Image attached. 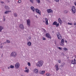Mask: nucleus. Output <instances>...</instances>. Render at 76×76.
<instances>
[{"label":"nucleus","instance_id":"obj_8","mask_svg":"<svg viewBox=\"0 0 76 76\" xmlns=\"http://www.w3.org/2000/svg\"><path fill=\"white\" fill-rule=\"evenodd\" d=\"M64 40L63 39H62L61 40V43L60 44L62 46H63L64 44Z\"/></svg>","mask_w":76,"mask_h":76},{"label":"nucleus","instance_id":"obj_40","mask_svg":"<svg viewBox=\"0 0 76 76\" xmlns=\"http://www.w3.org/2000/svg\"><path fill=\"white\" fill-rule=\"evenodd\" d=\"M3 46H0V48L1 49H2V48H3Z\"/></svg>","mask_w":76,"mask_h":76},{"label":"nucleus","instance_id":"obj_11","mask_svg":"<svg viewBox=\"0 0 76 76\" xmlns=\"http://www.w3.org/2000/svg\"><path fill=\"white\" fill-rule=\"evenodd\" d=\"M33 72H34L36 74H37V73H38V69H34L33 70Z\"/></svg>","mask_w":76,"mask_h":76},{"label":"nucleus","instance_id":"obj_34","mask_svg":"<svg viewBox=\"0 0 76 76\" xmlns=\"http://www.w3.org/2000/svg\"><path fill=\"white\" fill-rule=\"evenodd\" d=\"M42 39H43V40H46V39L45 38V37H43Z\"/></svg>","mask_w":76,"mask_h":76},{"label":"nucleus","instance_id":"obj_20","mask_svg":"<svg viewBox=\"0 0 76 76\" xmlns=\"http://www.w3.org/2000/svg\"><path fill=\"white\" fill-rule=\"evenodd\" d=\"M58 21L59 23H60V24H62L63 22H62V21H61V19L59 18L58 19Z\"/></svg>","mask_w":76,"mask_h":76},{"label":"nucleus","instance_id":"obj_45","mask_svg":"<svg viewBox=\"0 0 76 76\" xmlns=\"http://www.w3.org/2000/svg\"><path fill=\"white\" fill-rule=\"evenodd\" d=\"M74 25H76V23H74Z\"/></svg>","mask_w":76,"mask_h":76},{"label":"nucleus","instance_id":"obj_21","mask_svg":"<svg viewBox=\"0 0 76 76\" xmlns=\"http://www.w3.org/2000/svg\"><path fill=\"white\" fill-rule=\"evenodd\" d=\"M4 29L3 27L2 26H0V32H1L2 30Z\"/></svg>","mask_w":76,"mask_h":76},{"label":"nucleus","instance_id":"obj_2","mask_svg":"<svg viewBox=\"0 0 76 76\" xmlns=\"http://www.w3.org/2000/svg\"><path fill=\"white\" fill-rule=\"evenodd\" d=\"M11 56L14 57H16L17 56V53L16 52L14 51L11 53Z\"/></svg>","mask_w":76,"mask_h":76},{"label":"nucleus","instance_id":"obj_47","mask_svg":"<svg viewBox=\"0 0 76 76\" xmlns=\"http://www.w3.org/2000/svg\"><path fill=\"white\" fill-rule=\"evenodd\" d=\"M75 4L76 6V2H75Z\"/></svg>","mask_w":76,"mask_h":76},{"label":"nucleus","instance_id":"obj_23","mask_svg":"<svg viewBox=\"0 0 76 76\" xmlns=\"http://www.w3.org/2000/svg\"><path fill=\"white\" fill-rule=\"evenodd\" d=\"M31 44L32 43L30 42H27V45H28V46H31Z\"/></svg>","mask_w":76,"mask_h":76},{"label":"nucleus","instance_id":"obj_42","mask_svg":"<svg viewBox=\"0 0 76 76\" xmlns=\"http://www.w3.org/2000/svg\"><path fill=\"white\" fill-rule=\"evenodd\" d=\"M58 63H61V61L60 60H58Z\"/></svg>","mask_w":76,"mask_h":76},{"label":"nucleus","instance_id":"obj_25","mask_svg":"<svg viewBox=\"0 0 76 76\" xmlns=\"http://www.w3.org/2000/svg\"><path fill=\"white\" fill-rule=\"evenodd\" d=\"M5 8L7 10H8L10 9L9 7L7 6H5Z\"/></svg>","mask_w":76,"mask_h":76},{"label":"nucleus","instance_id":"obj_26","mask_svg":"<svg viewBox=\"0 0 76 76\" xmlns=\"http://www.w3.org/2000/svg\"><path fill=\"white\" fill-rule=\"evenodd\" d=\"M13 15L15 17H17V16H18V15H17V14L15 12L13 13Z\"/></svg>","mask_w":76,"mask_h":76},{"label":"nucleus","instance_id":"obj_39","mask_svg":"<svg viewBox=\"0 0 76 76\" xmlns=\"http://www.w3.org/2000/svg\"><path fill=\"white\" fill-rule=\"evenodd\" d=\"M21 0H18V2L19 3H21Z\"/></svg>","mask_w":76,"mask_h":76},{"label":"nucleus","instance_id":"obj_15","mask_svg":"<svg viewBox=\"0 0 76 76\" xmlns=\"http://www.w3.org/2000/svg\"><path fill=\"white\" fill-rule=\"evenodd\" d=\"M47 12L48 13H53V10H52L51 9H49L47 10Z\"/></svg>","mask_w":76,"mask_h":76},{"label":"nucleus","instance_id":"obj_37","mask_svg":"<svg viewBox=\"0 0 76 76\" xmlns=\"http://www.w3.org/2000/svg\"><path fill=\"white\" fill-rule=\"evenodd\" d=\"M65 63H63L62 64V66L63 67L64 66H65Z\"/></svg>","mask_w":76,"mask_h":76},{"label":"nucleus","instance_id":"obj_48","mask_svg":"<svg viewBox=\"0 0 76 76\" xmlns=\"http://www.w3.org/2000/svg\"><path fill=\"white\" fill-rule=\"evenodd\" d=\"M44 32H46V31H45V30L44 29Z\"/></svg>","mask_w":76,"mask_h":76},{"label":"nucleus","instance_id":"obj_36","mask_svg":"<svg viewBox=\"0 0 76 76\" xmlns=\"http://www.w3.org/2000/svg\"><path fill=\"white\" fill-rule=\"evenodd\" d=\"M55 1H56V2H59V0H54Z\"/></svg>","mask_w":76,"mask_h":76},{"label":"nucleus","instance_id":"obj_38","mask_svg":"<svg viewBox=\"0 0 76 76\" xmlns=\"http://www.w3.org/2000/svg\"><path fill=\"white\" fill-rule=\"evenodd\" d=\"M58 48H59V50H62V48H61L59 47Z\"/></svg>","mask_w":76,"mask_h":76},{"label":"nucleus","instance_id":"obj_44","mask_svg":"<svg viewBox=\"0 0 76 76\" xmlns=\"http://www.w3.org/2000/svg\"><path fill=\"white\" fill-rule=\"evenodd\" d=\"M28 39H31V37H28Z\"/></svg>","mask_w":76,"mask_h":76},{"label":"nucleus","instance_id":"obj_27","mask_svg":"<svg viewBox=\"0 0 76 76\" xmlns=\"http://www.w3.org/2000/svg\"><path fill=\"white\" fill-rule=\"evenodd\" d=\"M10 68H11V69H14L15 67V66L13 65H11L10 66Z\"/></svg>","mask_w":76,"mask_h":76},{"label":"nucleus","instance_id":"obj_30","mask_svg":"<svg viewBox=\"0 0 76 76\" xmlns=\"http://www.w3.org/2000/svg\"><path fill=\"white\" fill-rule=\"evenodd\" d=\"M68 25H73V24H72V23H68Z\"/></svg>","mask_w":76,"mask_h":76},{"label":"nucleus","instance_id":"obj_1","mask_svg":"<svg viewBox=\"0 0 76 76\" xmlns=\"http://www.w3.org/2000/svg\"><path fill=\"white\" fill-rule=\"evenodd\" d=\"M44 64V61H40L38 62L36 64L37 67H40L43 66Z\"/></svg>","mask_w":76,"mask_h":76},{"label":"nucleus","instance_id":"obj_28","mask_svg":"<svg viewBox=\"0 0 76 76\" xmlns=\"http://www.w3.org/2000/svg\"><path fill=\"white\" fill-rule=\"evenodd\" d=\"M63 49L64 51H67V50H68V49L66 48H64Z\"/></svg>","mask_w":76,"mask_h":76},{"label":"nucleus","instance_id":"obj_13","mask_svg":"<svg viewBox=\"0 0 76 76\" xmlns=\"http://www.w3.org/2000/svg\"><path fill=\"white\" fill-rule=\"evenodd\" d=\"M55 67L56 68V70L58 71L59 70V68L58 67V65L56 64L55 66Z\"/></svg>","mask_w":76,"mask_h":76},{"label":"nucleus","instance_id":"obj_32","mask_svg":"<svg viewBox=\"0 0 76 76\" xmlns=\"http://www.w3.org/2000/svg\"><path fill=\"white\" fill-rule=\"evenodd\" d=\"M36 1L38 3H40V0H36Z\"/></svg>","mask_w":76,"mask_h":76},{"label":"nucleus","instance_id":"obj_14","mask_svg":"<svg viewBox=\"0 0 76 76\" xmlns=\"http://www.w3.org/2000/svg\"><path fill=\"white\" fill-rule=\"evenodd\" d=\"M45 73V71H40L39 72V73L41 74V75H44Z\"/></svg>","mask_w":76,"mask_h":76},{"label":"nucleus","instance_id":"obj_7","mask_svg":"<svg viewBox=\"0 0 76 76\" xmlns=\"http://www.w3.org/2000/svg\"><path fill=\"white\" fill-rule=\"evenodd\" d=\"M27 24L28 26H31V20L29 19L27 20Z\"/></svg>","mask_w":76,"mask_h":76},{"label":"nucleus","instance_id":"obj_46","mask_svg":"<svg viewBox=\"0 0 76 76\" xmlns=\"http://www.w3.org/2000/svg\"><path fill=\"white\" fill-rule=\"evenodd\" d=\"M3 45V43H1V45Z\"/></svg>","mask_w":76,"mask_h":76},{"label":"nucleus","instance_id":"obj_54","mask_svg":"<svg viewBox=\"0 0 76 76\" xmlns=\"http://www.w3.org/2000/svg\"><path fill=\"white\" fill-rule=\"evenodd\" d=\"M1 42H0V43H1Z\"/></svg>","mask_w":76,"mask_h":76},{"label":"nucleus","instance_id":"obj_18","mask_svg":"<svg viewBox=\"0 0 76 76\" xmlns=\"http://www.w3.org/2000/svg\"><path fill=\"white\" fill-rule=\"evenodd\" d=\"M12 11H6L4 12V14H8L9 13H11Z\"/></svg>","mask_w":76,"mask_h":76},{"label":"nucleus","instance_id":"obj_12","mask_svg":"<svg viewBox=\"0 0 76 76\" xmlns=\"http://www.w3.org/2000/svg\"><path fill=\"white\" fill-rule=\"evenodd\" d=\"M35 11L37 13H38V14H39V15H41V11L38 10V9H35Z\"/></svg>","mask_w":76,"mask_h":76},{"label":"nucleus","instance_id":"obj_24","mask_svg":"<svg viewBox=\"0 0 76 76\" xmlns=\"http://www.w3.org/2000/svg\"><path fill=\"white\" fill-rule=\"evenodd\" d=\"M46 75L47 76H51V74L49 73H46Z\"/></svg>","mask_w":76,"mask_h":76},{"label":"nucleus","instance_id":"obj_43","mask_svg":"<svg viewBox=\"0 0 76 76\" xmlns=\"http://www.w3.org/2000/svg\"><path fill=\"white\" fill-rule=\"evenodd\" d=\"M3 45H4L5 44H6V42H3Z\"/></svg>","mask_w":76,"mask_h":76},{"label":"nucleus","instance_id":"obj_16","mask_svg":"<svg viewBox=\"0 0 76 76\" xmlns=\"http://www.w3.org/2000/svg\"><path fill=\"white\" fill-rule=\"evenodd\" d=\"M45 23L46 25H48V19L47 18H45Z\"/></svg>","mask_w":76,"mask_h":76},{"label":"nucleus","instance_id":"obj_5","mask_svg":"<svg viewBox=\"0 0 76 76\" xmlns=\"http://www.w3.org/2000/svg\"><path fill=\"white\" fill-rule=\"evenodd\" d=\"M52 25H56V27H58V26H59V23H57L56 21L54 22L53 23Z\"/></svg>","mask_w":76,"mask_h":76},{"label":"nucleus","instance_id":"obj_6","mask_svg":"<svg viewBox=\"0 0 76 76\" xmlns=\"http://www.w3.org/2000/svg\"><path fill=\"white\" fill-rule=\"evenodd\" d=\"M72 10L73 13H75L76 12V9L74 6L72 7Z\"/></svg>","mask_w":76,"mask_h":76},{"label":"nucleus","instance_id":"obj_17","mask_svg":"<svg viewBox=\"0 0 76 76\" xmlns=\"http://www.w3.org/2000/svg\"><path fill=\"white\" fill-rule=\"evenodd\" d=\"M71 62L72 64H76V59H74V61L72 60H71Z\"/></svg>","mask_w":76,"mask_h":76},{"label":"nucleus","instance_id":"obj_33","mask_svg":"<svg viewBox=\"0 0 76 76\" xmlns=\"http://www.w3.org/2000/svg\"><path fill=\"white\" fill-rule=\"evenodd\" d=\"M6 42H7V43H10V41L9 40H7Z\"/></svg>","mask_w":76,"mask_h":76},{"label":"nucleus","instance_id":"obj_49","mask_svg":"<svg viewBox=\"0 0 76 76\" xmlns=\"http://www.w3.org/2000/svg\"><path fill=\"white\" fill-rule=\"evenodd\" d=\"M25 69H26V70H27V67H25Z\"/></svg>","mask_w":76,"mask_h":76},{"label":"nucleus","instance_id":"obj_31","mask_svg":"<svg viewBox=\"0 0 76 76\" xmlns=\"http://www.w3.org/2000/svg\"><path fill=\"white\" fill-rule=\"evenodd\" d=\"M28 66H29V67H30V66H31V64H30V63L29 62H28Z\"/></svg>","mask_w":76,"mask_h":76},{"label":"nucleus","instance_id":"obj_52","mask_svg":"<svg viewBox=\"0 0 76 76\" xmlns=\"http://www.w3.org/2000/svg\"><path fill=\"white\" fill-rule=\"evenodd\" d=\"M8 69H10V68H9V67H8Z\"/></svg>","mask_w":76,"mask_h":76},{"label":"nucleus","instance_id":"obj_51","mask_svg":"<svg viewBox=\"0 0 76 76\" xmlns=\"http://www.w3.org/2000/svg\"><path fill=\"white\" fill-rule=\"evenodd\" d=\"M67 42V40H65V42Z\"/></svg>","mask_w":76,"mask_h":76},{"label":"nucleus","instance_id":"obj_22","mask_svg":"<svg viewBox=\"0 0 76 76\" xmlns=\"http://www.w3.org/2000/svg\"><path fill=\"white\" fill-rule=\"evenodd\" d=\"M31 9L33 11V12H35V8H34V7H33V6L31 7Z\"/></svg>","mask_w":76,"mask_h":76},{"label":"nucleus","instance_id":"obj_4","mask_svg":"<svg viewBox=\"0 0 76 76\" xmlns=\"http://www.w3.org/2000/svg\"><path fill=\"white\" fill-rule=\"evenodd\" d=\"M57 37L59 39H61V36L60 35V34L59 32L57 33Z\"/></svg>","mask_w":76,"mask_h":76},{"label":"nucleus","instance_id":"obj_9","mask_svg":"<svg viewBox=\"0 0 76 76\" xmlns=\"http://www.w3.org/2000/svg\"><path fill=\"white\" fill-rule=\"evenodd\" d=\"M45 36L47 38H48L51 39V37L50 36V35L48 33H47L45 34Z\"/></svg>","mask_w":76,"mask_h":76},{"label":"nucleus","instance_id":"obj_10","mask_svg":"<svg viewBox=\"0 0 76 76\" xmlns=\"http://www.w3.org/2000/svg\"><path fill=\"white\" fill-rule=\"evenodd\" d=\"M19 28H20L21 29H24V26L22 24H20L19 25Z\"/></svg>","mask_w":76,"mask_h":76},{"label":"nucleus","instance_id":"obj_3","mask_svg":"<svg viewBox=\"0 0 76 76\" xmlns=\"http://www.w3.org/2000/svg\"><path fill=\"white\" fill-rule=\"evenodd\" d=\"M15 69H18L20 67V64L19 62L17 63L15 65Z\"/></svg>","mask_w":76,"mask_h":76},{"label":"nucleus","instance_id":"obj_35","mask_svg":"<svg viewBox=\"0 0 76 76\" xmlns=\"http://www.w3.org/2000/svg\"><path fill=\"white\" fill-rule=\"evenodd\" d=\"M64 13H67V11L66 10H65L64 11Z\"/></svg>","mask_w":76,"mask_h":76},{"label":"nucleus","instance_id":"obj_41","mask_svg":"<svg viewBox=\"0 0 76 76\" xmlns=\"http://www.w3.org/2000/svg\"><path fill=\"white\" fill-rule=\"evenodd\" d=\"M4 18H3V21H5L6 20V19L4 18Z\"/></svg>","mask_w":76,"mask_h":76},{"label":"nucleus","instance_id":"obj_19","mask_svg":"<svg viewBox=\"0 0 76 76\" xmlns=\"http://www.w3.org/2000/svg\"><path fill=\"white\" fill-rule=\"evenodd\" d=\"M24 72L26 73H29V69H27L24 70Z\"/></svg>","mask_w":76,"mask_h":76},{"label":"nucleus","instance_id":"obj_29","mask_svg":"<svg viewBox=\"0 0 76 76\" xmlns=\"http://www.w3.org/2000/svg\"><path fill=\"white\" fill-rule=\"evenodd\" d=\"M30 1L32 3H34V0H30Z\"/></svg>","mask_w":76,"mask_h":76},{"label":"nucleus","instance_id":"obj_50","mask_svg":"<svg viewBox=\"0 0 76 76\" xmlns=\"http://www.w3.org/2000/svg\"><path fill=\"white\" fill-rule=\"evenodd\" d=\"M1 3H3V1H1Z\"/></svg>","mask_w":76,"mask_h":76},{"label":"nucleus","instance_id":"obj_53","mask_svg":"<svg viewBox=\"0 0 76 76\" xmlns=\"http://www.w3.org/2000/svg\"><path fill=\"white\" fill-rule=\"evenodd\" d=\"M43 22H45V21H43Z\"/></svg>","mask_w":76,"mask_h":76}]
</instances>
